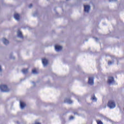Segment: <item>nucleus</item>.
Here are the masks:
<instances>
[{"mask_svg":"<svg viewBox=\"0 0 124 124\" xmlns=\"http://www.w3.org/2000/svg\"><path fill=\"white\" fill-rule=\"evenodd\" d=\"M74 114L75 115H77V112H74Z\"/></svg>","mask_w":124,"mask_h":124,"instance_id":"obj_21","label":"nucleus"},{"mask_svg":"<svg viewBox=\"0 0 124 124\" xmlns=\"http://www.w3.org/2000/svg\"><path fill=\"white\" fill-rule=\"evenodd\" d=\"M17 36L20 37V38H23V34H22V32L21 31H18L17 32Z\"/></svg>","mask_w":124,"mask_h":124,"instance_id":"obj_10","label":"nucleus"},{"mask_svg":"<svg viewBox=\"0 0 124 124\" xmlns=\"http://www.w3.org/2000/svg\"><path fill=\"white\" fill-rule=\"evenodd\" d=\"M97 124H103V123L101 122V121L97 120Z\"/></svg>","mask_w":124,"mask_h":124,"instance_id":"obj_16","label":"nucleus"},{"mask_svg":"<svg viewBox=\"0 0 124 124\" xmlns=\"http://www.w3.org/2000/svg\"><path fill=\"white\" fill-rule=\"evenodd\" d=\"M62 49V47L59 46H55L56 51H61Z\"/></svg>","mask_w":124,"mask_h":124,"instance_id":"obj_9","label":"nucleus"},{"mask_svg":"<svg viewBox=\"0 0 124 124\" xmlns=\"http://www.w3.org/2000/svg\"><path fill=\"white\" fill-rule=\"evenodd\" d=\"M112 63V62H111V61H108V64L109 65H111Z\"/></svg>","mask_w":124,"mask_h":124,"instance_id":"obj_18","label":"nucleus"},{"mask_svg":"<svg viewBox=\"0 0 124 124\" xmlns=\"http://www.w3.org/2000/svg\"><path fill=\"white\" fill-rule=\"evenodd\" d=\"M64 123H65V122H64V121L62 122V124H64Z\"/></svg>","mask_w":124,"mask_h":124,"instance_id":"obj_22","label":"nucleus"},{"mask_svg":"<svg viewBox=\"0 0 124 124\" xmlns=\"http://www.w3.org/2000/svg\"><path fill=\"white\" fill-rule=\"evenodd\" d=\"M31 7H32V4H31L29 5V8H31Z\"/></svg>","mask_w":124,"mask_h":124,"instance_id":"obj_19","label":"nucleus"},{"mask_svg":"<svg viewBox=\"0 0 124 124\" xmlns=\"http://www.w3.org/2000/svg\"><path fill=\"white\" fill-rule=\"evenodd\" d=\"M88 83L90 85H93V78H89Z\"/></svg>","mask_w":124,"mask_h":124,"instance_id":"obj_6","label":"nucleus"},{"mask_svg":"<svg viewBox=\"0 0 124 124\" xmlns=\"http://www.w3.org/2000/svg\"><path fill=\"white\" fill-rule=\"evenodd\" d=\"M91 99L92 100V101H94V102H96V101H97V98H96L94 95L92 96Z\"/></svg>","mask_w":124,"mask_h":124,"instance_id":"obj_12","label":"nucleus"},{"mask_svg":"<svg viewBox=\"0 0 124 124\" xmlns=\"http://www.w3.org/2000/svg\"><path fill=\"white\" fill-rule=\"evenodd\" d=\"M22 71L24 74H27L29 71V69H23Z\"/></svg>","mask_w":124,"mask_h":124,"instance_id":"obj_14","label":"nucleus"},{"mask_svg":"<svg viewBox=\"0 0 124 124\" xmlns=\"http://www.w3.org/2000/svg\"><path fill=\"white\" fill-rule=\"evenodd\" d=\"M14 18L17 21H19V20H20V15H19L18 14H15L14 15Z\"/></svg>","mask_w":124,"mask_h":124,"instance_id":"obj_8","label":"nucleus"},{"mask_svg":"<svg viewBox=\"0 0 124 124\" xmlns=\"http://www.w3.org/2000/svg\"><path fill=\"white\" fill-rule=\"evenodd\" d=\"M108 106L109 108H115L116 107V104L113 100H110L108 103Z\"/></svg>","mask_w":124,"mask_h":124,"instance_id":"obj_2","label":"nucleus"},{"mask_svg":"<svg viewBox=\"0 0 124 124\" xmlns=\"http://www.w3.org/2000/svg\"><path fill=\"white\" fill-rule=\"evenodd\" d=\"M17 124H19V122H17Z\"/></svg>","mask_w":124,"mask_h":124,"instance_id":"obj_23","label":"nucleus"},{"mask_svg":"<svg viewBox=\"0 0 124 124\" xmlns=\"http://www.w3.org/2000/svg\"><path fill=\"white\" fill-rule=\"evenodd\" d=\"M90 5H84V11L88 13L90 11Z\"/></svg>","mask_w":124,"mask_h":124,"instance_id":"obj_4","label":"nucleus"},{"mask_svg":"<svg viewBox=\"0 0 124 124\" xmlns=\"http://www.w3.org/2000/svg\"><path fill=\"white\" fill-rule=\"evenodd\" d=\"M32 73H33V74H38V72H37V71L36 70V69H33L32 70Z\"/></svg>","mask_w":124,"mask_h":124,"instance_id":"obj_15","label":"nucleus"},{"mask_svg":"<svg viewBox=\"0 0 124 124\" xmlns=\"http://www.w3.org/2000/svg\"><path fill=\"white\" fill-rule=\"evenodd\" d=\"M2 70L1 69V66H0V72L2 71Z\"/></svg>","mask_w":124,"mask_h":124,"instance_id":"obj_20","label":"nucleus"},{"mask_svg":"<svg viewBox=\"0 0 124 124\" xmlns=\"http://www.w3.org/2000/svg\"><path fill=\"white\" fill-rule=\"evenodd\" d=\"M3 42L5 45H7L9 44V41H8L6 39L3 38Z\"/></svg>","mask_w":124,"mask_h":124,"instance_id":"obj_11","label":"nucleus"},{"mask_svg":"<svg viewBox=\"0 0 124 124\" xmlns=\"http://www.w3.org/2000/svg\"><path fill=\"white\" fill-rule=\"evenodd\" d=\"M65 102H67V103H69V104H71L72 103V100H71L70 99L66 98L65 100Z\"/></svg>","mask_w":124,"mask_h":124,"instance_id":"obj_13","label":"nucleus"},{"mask_svg":"<svg viewBox=\"0 0 124 124\" xmlns=\"http://www.w3.org/2000/svg\"><path fill=\"white\" fill-rule=\"evenodd\" d=\"M74 117L73 116H70L69 119L70 121H72V120H74Z\"/></svg>","mask_w":124,"mask_h":124,"instance_id":"obj_17","label":"nucleus"},{"mask_svg":"<svg viewBox=\"0 0 124 124\" xmlns=\"http://www.w3.org/2000/svg\"><path fill=\"white\" fill-rule=\"evenodd\" d=\"M20 105L21 108H25V107H26V106H27V105L26 104V103H25V102H22V101H20Z\"/></svg>","mask_w":124,"mask_h":124,"instance_id":"obj_7","label":"nucleus"},{"mask_svg":"<svg viewBox=\"0 0 124 124\" xmlns=\"http://www.w3.org/2000/svg\"><path fill=\"white\" fill-rule=\"evenodd\" d=\"M108 84H112V83H114V78L110 77L108 78Z\"/></svg>","mask_w":124,"mask_h":124,"instance_id":"obj_5","label":"nucleus"},{"mask_svg":"<svg viewBox=\"0 0 124 124\" xmlns=\"http://www.w3.org/2000/svg\"><path fill=\"white\" fill-rule=\"evenodd\" d=\"M42 63L44 66H47L48 65V60L45 58L42 59Z\"/></svg>","mask_w":124,"mask_h":124,"instance_id":"obj_3","label":"nucleus"},{"mask_svg":"<svg viewBox=\"0 0 124 124\" xmlns=\"http://www.w3.org/2000/svg\"><path fill=\"white\" fill-rule=\"evenodd\" d=\"M0 90H1V92H5L6 93H7L8 92H9V91H10V90L8 89L7 85H0Z\"/></svg>","mask_w":124,"mask_h":124,"instance_id":"obj_1","label":"nucleus"}]
</instances>
